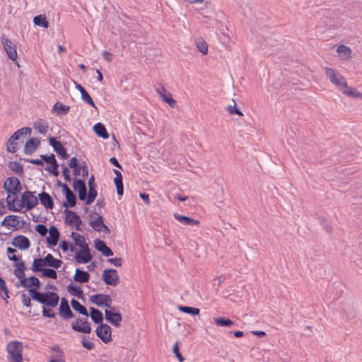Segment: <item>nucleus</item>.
<instances>
[{
    "mask_svg": "<svg viewBox=\"0 0 362 362\" xmlns=\"http://www.w3.org/2000/svg\"><path fill=\"white\" fill-rule=\"evenodd\" d=\"M64 212L66 214L65 223L70 226H74L76 230H80V226L81 225L82 221L79 216H78L75 212L68 209H66Z\"/></svg>",
    "mask_w": 362,
    "mask_h": 362,
    "instance_id": "nucleus-15",
    "label": "nucleus"
},
{
    "mask_svg": "<svg viewBox=\"0 0 362 362\" xmlns=\"http://www.w3.org/2000/svg\"><path fill=\"white\" fill-rule=\"evenodd\" d=\"M7 359L8 362L23 361V344L21 341L13 340L6 345Z\"/></svg>",
    "mask_w": 362,
    "mask_h": 362,
    "instance_id": "nucleus-3",
    "label": "nucleus"
},
{
    "mask_svg": "<svg viewBox=\"0 0 362 362\" xmlns=\"http://www.w3.org/2000/svg\"><path fill=\"white\" fill-rule=\"evenodd\" d=\"M90 300L98 306H105L108 308H112V300L109 295L102 293L92 295L90 297Z\"/></svg>",
    "mask_w": 362,
    "mask_h": 362,
    "instance_id": "nucleus-9",
    "label": "nucleus"
},
{
    "mask_svg": "<svg viewBox=\"0 0 362 362\" xmlns=\"http://www.w3.org/2000/svg\"><path fill=\"white\" fill-rule=\"evenodd\" d=\"M33 128L40 134L45 135L48 132V126L42 119L37 120L34 124Z\"/></svg>",
    "mask_w": 362,
    "mask_h": 362,
    "instance_id": "nucleus-34",
    "label": "nucleus"
},
{
    "mask_svg": "<svg viewBox=\"0 0 362 362\" xmlns=\"http://www.w3.org/2000/svg\"><path fill=\"white\" fill-rule=\"evenodd\" d=\"M1 225L4 226L8 228H16L17 226L19 225L18 216L15 215H8L5 216Z\"/></svg>",
    "mask_w": 362,
    "mask_h": 362,
    "instance_id": "nucleus-29",
    "label": "nucleus"
},
{
    "mask_svg": "<svg viewBox=\"0 0 362 362\" xmlns=\"http://www.w3.org/2000/svg\"><path fill=\"white\" fill-rule=\"evenodd\" d=\"M215 323L221 327H230L235 325V322L228 318L217 317L214 318Z\"/></svg>",
    "mask_w": 362,
    "mask_h": 362,
    "instance_id": "nucleus-42",
    "label": "nucleus"
},
{
    "mask_svg": "<svg viewBox=\"0 0 362 362\" xmlns=\"http://www.w3.org/2000/svg\"><path fill=\"white\" fill-rule=\"evenodd\" d=\"M49 237L47 238V242L50 245H56L57 244L59 237V233L57 228L54 226H51L49 230Z\"/></svg>",
    "mask_w": 362,
    "mask_h": 362,
    "instance_id": "nucleus-30",
    "label": "nucleus"
},
{
    "mask_svg": "<svg viewBox=\"0 0 362 362\" xmlns=\"http://www.w3.org/2000/svg\"><path fill=\"white\" fill-rule=\"evenodd\" d=\"M104 282L109 286H116L119 284V276L115 269H105L102 274Z\"/></svg>",
    "mask_w": 362,
    "mask_h": 362,
    "instance_id": "nucleus-10",
    "label": "nucleus"
},
{
    "mask_svg": "<svg viewBox=\"0 0 362 362\" xmlns=\"http://www.w3.org/2000/svg\"><path fill=\"white\" fill-rule=\"evenodd\" d=\"M8 168L18 175L23 174V165L19 162H9Z\"/></svg>",
    "mask_w": 362,
    "mask_h": 362,
    "instance_id": "nucleus-40",
    "label": "nucleus"
},
{
    "mask_svg": "<svg viewBox=\"0 0 362 362\" xmlns=\"http://www.w3.org/2000/svg\"><path fill=\"white\" fill-rule=\"evenodd\" d=\"M6 251H7V253H8V258L10 260L13 261L15 262L18 261V257L14 254L16 252V249H13V248L11 247H7Z\"/></svg>",
    "mask_w": 362,
    "mask_h": 362,
    "instance_id": "nucleus-56",
    "label": "nucleus"
},
{
    "mask_svg": "<svg viewBox=\"0 0 362 362\" xmlns=\"http://www.w3.org/2000/svg\"><path fill=\"white\" fill-rule=\"evenodd\" d=\"M76 88L81 93V99L84 102L91 105L93 107L97 108L93 99L91 98L88 93L86 91V90L81 85L76 83Z\"/></svg>",
    "mask_w": 362,
    "mask_h": 362,
    "instance_id": "nucleus-28",
    "label": "nucleus"
},
{
    "mask_svg": "<svg viewBox=\"0 0 362 362\" xmlns=\"http://www.w3.org/2000/svg\"><path fill=\"white\" fill-rule=\"evenodd\" d=\"M93 258L90 254L88 244H84L80 247V252H78L75 257V260L78 263H88Z\"/></svg>",
    "mask_w": 362,
    "mask_h": 362,
    "instance_id": "nucleus-16",
    "label": "nucleus"
},
{
    "mask_svg": "<svg viewBox=\"0 0 362 362\" xmlns=\"http://www.w3.org/2000/svg\"><path fill=\"white\" fill-rule=\"evenodd\" d=\"M6 201L8 209L14 211H20L23 207H25L27 210H30L38 204L37 197L34 194V192L30 191L24 192L20 200L8 195Z\"/></svg>",
    "mask_w": 362,
    "mask_h": 362,
    "instance_id": "nucleus-1",
    "label": "nucleus"
},
{
    "mask_svg": "<svg viewBox=\"0 0 362 362\" xmlns=\"http://www.w3.org/2000/svg\"><path fill=\"white\" fill-rule=\"evenodd\" d=\"M38 197L41 204L46 209H52L54 208L53 199L48 193L42 192L38 194Z\"/></svg>",
    "mask_w": 362,
    "mask_h": 362,
    "instance_id": "nucleus-26",
    "label": "nucleus"
},
{
    "mask_svg": "<svg viewBox=\"0 0 362 362\" xmlns=\"http://www.w3.org/2000/svg\"><path fill=\"white\" fill-rule=\"evenodd\" d=\"M12 245L21 250H26L30 247V242L27 237L21 235L13 239Z\"/></svg>",
    "mask_w": 362,
    "mask_h": 362,
    "instance_id": "nucleus-21",
    "label": "nucleus"
},
{
    "mask_svg": "<svg viewBox=\"0 0 362 362\" xmlns=\"http://www.w3.org/2000/svg\"><path fill=\"white\" fill-rule=\"evenodd\" d=\"M21 284L26 288H30V290L31 289L30 288L32 286L35 287L34 288L35 291H37V289L40 288V282L39 279L34 276H32L29 278H25V282L23 281Z\"/></svg>",
    "mask_w": 362,
    "mask_h": 362,
    "instance_id": "nucleus-31",
    "label": "nucleus"
},
{
    "mask_svg": "<svg viewBox=\"0 0 362 362\" xmlns=\"http://www.w3.org/2000/svg\"><path fill=\"white\" fill-rule=\"evenodd\" d=\"M66 202L64 204L66 208L73 207L76 205V197L73 192H70L66 194Z\"/></svg>",
    "mask_w": 362,
    "mask_h": 362,
    "instance_id": "nucleus-44",
    "label": "nucleus"
},
{
    "mask_svg": "<svg viewBox=\"0 0 362 362\" xmlns=\"http://www.w3.org/2000/svg\"><path fill=\"white\" fill-rule=\"evenodd\" d=\"M67 290L69 293L71 295L77 297L78 298H81L83 295V291L79 286H74L73 284H70L67 286Z\"/></svg>",
    "mask_w": 362,
    "mask_h": 362,
    "instance_id": "nucleus-41",
    "label": "nucleus"
},
{
    "mask_svg": "<svg viewBox=\"0 0 362 362\" xmlns=\"http://www.w3.org/2000/svg\"><path fill=\"white\" fill-rule=\"evenodd\" d=\"M178 309L185 313H187L192 315H197L199 314V309L193 307L180 305Z\"/></svg>",
    "mask_w": 362,
    "mask_h": 362,
    "instance_id": "nucleus-47",
    "label": "nucleus"
},
{
    "mask_svg": "<svg viewBox=\"0 0 362 362\" xmlns=\"http://www.w3.org/2000/svg\"><path fill=\"white\" fill-rule=\"evenodd\" d=\"M32 129L30 127H23L15 132L6 143V149L10 153H16L18 150L17 140L23 135H30Z\"/></svg>",
    "mask_w": 362,
    "mask_h": 362,
    "instance_id": "nucleus-4",
    "label": "nucleus"
},
{
    "mask_svg": "<svg viewBox=\"0 0 362 362\" xmlns=\"http://www.w3.org/2000/svg\"><path fill=\"white\" fill-rule=\"evenodd\" d=\"M4 188L5 191L11 197L17 198L18 194L22 189V185L18 178L16 177H8L4 183Z\"/></svg>",
    "mask_w": 362,
    "mask_h": 362,
    "instance_id": "nucleus-5",
    "label": "nucleus"
},
{
    "mask_svg": "<svg viewBox=\"0 0 362 362\" xmlns=\"http://www.w3.org/2000/svg\"><path fill=\"white\" fill-rule=\"evenodd\" d=\"M49 145L52 146L54 151L59 155L63 159H66L69 157L66 148L64 147L61 141H57L54 137H50L49 139Z\"/></svg>",
    "mask_w": 362,
    "mask_h": 362,
    "instance_id": "nucleus-17",
    "label": "nucleus"
},
{
    "mask_svg": "<svg viewBox=\"0 0 362 362\" xmlns=\"http://www.w3.org/2000/svg\"><path fill=\"white\" fill-rule=\"evenodd\" d=\"M108 262L112 264L115 267H121L123 262V259L122 258H110L108 259Z\"/></svg>",
    "mask_w": 362,
    "mask_h": 362,
    "instance_id": "nucleus-60",
    "label": "nucleus"
},
{
    "mask_svg": "<svg viewBox=\"0 0 362 362\" xmlns=\"http://www.w3.org/2000/svg\"><path fill=\"white\" fill-rule=\"evenodd\" d=\"M69 106L63 104H59V103L54 104L53 107V110L55 111L58 115H66L69 112Z\"/></svg>",
    "mask_w": 362,
    "mask_h": 362,
    "instance_id": "nucleus-45",
    "label": "nucleus"
},
{
    "mask_svg": "<svg viewBox=\"0 0 362 362\" xmlns=\"http://www.w3.org/2000/svg\"><path fill=\"white\" fill-rule=\"evenodd\" d=\"M58 167H59V165H58L57 162L55 161V163H54L52 165H50L49 167H47L46 168V170L48 171V172H50L54 176H58L59 175V171L57 170Z\"/></svg>",
    "mask_w": 362,
    "mask_h": 362,
    "instance_id": "nucleus-55",
    "label": "nucleus"
},
{
    "mask_svg": "<svg viewBox=\"0 0 362 362\" xmlns=\"http://www.w3.org/2000/svg\"><path fill=\"white\" fill-rule=\"evenodd\" d=\"M115 184L117 189V194L121 196L123 194V182L122 179L115 178Z\"/></svg>",
    "mask_w": 362,
    "mask_h": 362,
    "instance_id": "nucleus-54",
    "label": "nucleus"
},
{
    "mask_svg": "<svg viewBox=\"0 0 362 362\" xmlns=\"http://www.w3.org/2000/svg\"><path fill=\"white\" fill-rule=\"evenodd\" d=\"M42 276L53 279H56L57 278V274L54 269L51 268H44L42 271Z\"/></svg>",
    "mask_w": 362,
    "mask_h": 362,
    "instance_id": "nucleus-50",
    "label": "nucleus"
},
{
    "mask_svg": "<svg viewBox=\"0 0 362 362\" xmlns=\"http://www.w3.org/2000/svg\"><path fill=\"white\" fill-rule=\"evenodd\" d=\"M40 158H42V160H45L47 163H49L50 165L57 161L54 154L40 155Z\"/></svg>",
    "mask_w": 362,
    "mask_h": 362,
    "instance_id": "nucleus-57",
    "label": "nucleus"
},
{
    "mask_svg": "<svg viewBox=\"0 0 362 362\" xmlns=\"http://www.w3.org/2000/svg\"><path fill=\"white\" fill-rule=\"evenodd\" d=\"M73 187L74 190L78 191L79 199L84 201L86 199V185L85 181L76 178L73 183Z\"/></svg>",
    "mask_w": 362,
    "mask_h": 362,
    "instance_id": "nucleus-18",
    "label": "nucleus"
},
{
    "mask_svg": "<svg viewBox=\"0 0 362 362\" xmlns=\"http://www.w3.org/2000/svg\"><path fill=\"white\" fill-rule=\"evenodd\" d=\"M6 281L0 276V297L4 300L9 298Z\"/></svg>",
    "mask_w": 362,
    "mask_h": 362,
    "instance_id": "nucleus-46",
    "label": "nucleus"
},
{
    "mask_svg": "<svg viewBox=\"0 0 362 362\" xmlns=\"http://www.w3.org/2000/svg\"><path fill=\"white\" fill-rule=\"evenodd\" d=\"M46 266L45 259L42 258L35 259L32 266V270L34 272H42L44 269L43 267Z\"/></svg>",
    "mask_w": 362,
    "mask_h": 362,
    "instance_id": "nucleus-38",
    "label": "nucleus"
},
{
    "mask_svg": "<svg viewBox=\"0 0 362 362\" xmlns=\"http://www.w3.org/2000/svg\"><path fill=\"white\" fill-rule=\"evenodd\" d=\"M71 327L74 331L89 334L91 332V327L89 322H87V319L78 318L71 324Z\"/></svg>",
    "mask_w": 362,
    "mask_h": 362,
    "instance_id": "nucleus-13",
    "label": "nucleus"
},
{
    "mask_svg": "<svg viewBox=\"0 0 362 362\" xmlns=\"http://www.w3.org/2000/svg\"><path fill=\"white\" fill-rule=\"evenodd\" d=\"M71 305L74 310L78 312L83 315H85L86 317L88 316V313L86 308L76 300L72 299L71 301Z\"/></svg>",
    "mask_w": 362,
    "mask_h": 362,
    "instance_id": "nucleus-37",
    "label": "nucleus"
},
{
    "mask_svg": "<svg viewBox=\"0 0 362 362\" xmlns=\"http://www.w3.org/2000/svg\"><path fill=\"white\" fill-rule=\"evenodd\" d=\"M43 160L41 159H28V160H26L27 162L30 163H32V164H35L37 165H44V163L42 161Z\"/></svg>",
    "mask_w": 362,
    "mask_h": 362,
    "instance_id": "nucleus-64",
    "label": "nucleus"
},
{
    "mask_svg": "<svg viewBox=\"0 0 362 362\" xmlns=\"http://www.w3.org/2000/svg\"><path fill=\"white\" fill-rule=\"evenodd\" d=\"M40 145V140L37 138L33 137L29 139L24 146V153L26 155H31L33 153L38 146Z\"/></svg>",
    "mask_w": 362,
    "mask_h": 362,
    "instance_id": "nucleus-20",
    "label": "nucleus"
},
{
    "mask_svg": "<svg viewBox=\"0 0 362 362\" xmlns=\"http://www.w3.org/2000/svg\"><path fill=\"white\" fill-rule=\"evenodd\" d=\"M69 166L74 169V175L86 177L88 175V169L86 164L83 162L82 164L78 163L76 158L73 157L70 159Z\"/></svg>",
    "mask_w": 362,
    "mask_h": 362,
    "instance_id": "nucleus-8",
    "label": "nucleus"
},
{
    "mask_svg": "<svg viewBox=\"0 0 362 362\" xmlns=\"http://www.w3.org/2000/svg\"><path fill=\"white\" fill-rule=\"evenodd\" d=\"M115 308L114 307H112V308L110 309H105V315L107 321L113 326L118 327L120 326L122 317L119 312H115Z\"/></svg>",
    "mask_w": 362,
    "mask_h": 362,
    "instance_id": "nucleus-11",
    "label": "nucleus"
},
{
    "mask_svg": "<svg viewBox=\"0 0 362 362\" xmlns=\"http://www.w3.org/2000/svg\"><path fill=\"white\" fill-rule=\"evenodd\" d=\"M95 247L97 250L100 252L103 255L106 257H110L113 255L112 250L107 246L103 240L100 239H96L94 241Z\"/></svg>",
    "mask_w": 362,
    "mask_h": 362,
    "instance_id": "nucleus-24",
    "label": "nucleus"
},
{
    "mask_svg": "<svg viewBox=\"0 0 362 362\" xmlns=\"http://www.w3.org/2000/svg\"><path fill=\"white\" fill-rule=\"evenodd\" d=\"M21 301L23 305L26 307H30L31 306V300L30 297L27 296L26 294L23 293L21 295Z\"/></svg>",
    "mask_w": 362,
    "mask_h": 362,
    "instance_id": "nucleus-59",
    "label": "nucleus"
},
{
    "mask_svg": "<svg viewBox=\"0 0 362 362\" xmlns=\"http://www.w3.org/2000/svg\"><path fill=\"white\" fill-rule=\"evenodd\" d=\"M45 259L46 262V266L54 269H59L62 264V262L60 259L54 258L53 255L49 253L45 257Z\"/></svg>",
    "mask_w": 362,
    "mask_h": 362,
    "instance_id": "nucleus-33",
    "label": "nucleus"
},
{
    "mask_svg": "<svg viewBox=\"0 0 362 362\" xmlns=\"http://www.w3.org/2000/svg\"><path fill=\"white\" fill-rule=\"evenodd\" d=\"M1 42L8 57L12 61H16L18 57L16 45L6 37H2Z\"/></svg>",
    "mask_w": 362,
    "mask_h": 362,
    "instance_id": "nucleus-12",
    "label": "nucleus"
},
{
    "mask_svg": "<svg viewBox=\"0 0 362 362\" xmlns=\"http://www.w3.org/2000/svg\"><path fill=\"white\" fill-rule=\"evenodd\" d=\"M16 269H14V275L20 280L21 284L25 281V270L26 269L25 263L23 261L15 262Z\"/></svg>",
    "mask_w": 362,
    "mask_h": 362,
    "instance_id": "nucleus-25",
    "label": "nucleus"
},
{
    "mask_svg": "<svg viewBox=\"0 0 362 362\" xmlns=\"http://www.w3.org/2000/svg\"><path fill=\"white\" fill-rule=\"evenodd\" d=\"M29 293L33 300L47 306L55 307L58 305L59 298L57 293L54 292L40 293L35 291V288H32L29 290Z\"/></svg>",
    "mask_w": 362,
    "mask_h": 362,
    "instance_id": "nucleus-2",
    "label": "nucleus"
},
{
    "mask_svg": "<svg viewBox=\"0 0 362 362\" xmlns=\"http://www.w3.org/2000/svg\"><path fill=\"white\" fill-rule=\"evenodd\" d=\"M42 315L46 317L54 318L55 317V313L50 309L43 308Z\"/></svg>",
    "mask_w": 362,
    "mask_h": 362,
    "instance_id": "nucleus-61",
    "label": "nucleus"
},
{
    "mask_svg": "<svg viewBox=\"0 0 362 362\" xmlns=\"http://www.w3.org/2000/svg\"><path fill=\"white\" fill-rule=\"evenodd\" d=\"M33 23L35 25L41 26L44 28H47L49 26V23L46 20V18L42 15H38L35 16L33 19Z\"/></svg>",
    "mask_w": 362,
    "mask_h": 362,
    "instance_id": "nucleus-43",
    "label": "nucleus"
},
{
    "mask_svg": "<svg viewBox=\"0 0 362 362\" xmlns=\"http://www.w3.org/2000/svg\"><path fill=\"white\" fill-rule=\"evenodd\" d=\"M102 56L107 62H111L112 59V54L108 51L104 50L102 52Z\"/></svg>",
    "mask_w": 362,
    "mask_h": 362,
    "instance_id": "nucleus-63",
    "label": "nucleus"
},
{
    "mask_svg": "<svg viewBox=\"0 0 362 362\" xmlns=\"http://www.w3.org/2000/svg\"><path fill=\"white\" fill-rule=\"evenodd\" d=\"M71 236L74 240L76 245L80 247L83 246L84 244H87L85 238L77 233L72 232Z\"/></svg>",
    "mask_w": 362,
    "mask_h": 362,
    "instance_id": "nucleus-48",
    "label": "nucleus"
},
{
    "mask_svg": "<svg viewBox=\"0 0 362 362\" xmlns=\"http://www.w3.org/2000/svg\"><path fill=\"white\" fill-rule=\"evenodd\" d=\"M233 103H234L233 105H228V106L227 107V108H226V109H227L228 112L230 115H234V114H235V115H241V116H242V115H243L242 112H241L239 109H238V108L236 107V105H235V103L234 100H233Z\"/></svg>",
    "mask_w": 362,
    "mask_h": 362,
    "instance_id": "nucleus-52",
    "label": "nucleus"
},
{
    "mask_svg": "<svg viewBox=\"0 0 362 362\" xmlns=\"http://www.w3.org/2000/svg\"><path fill=\"white\" fill-rule=\"evenodd\" d=\"M97 336L105 343H108L112 340V329L106 324H101L96 329Z\"/></svg>",
    "mask_w": 362,
    "mask_h": 362,
    "instance_id": "nucleus-14",
    "label": "nucleus"
},
{
    "mask_svg": "<svg viewBox=\"0 0 362 362\" xmlns=\"http://www.w3.org/2000/svg\"><path fill=\"white\" fill-rule=\"evenodd\" d=\"M90 316L92 320L96 324H103V313L98 309L94 308H90Z\"/></svg>",
    "mask_w": 362,
    "mask_h": 362,
    "instance_id": "nucleus-35",
    "label": "nucleus"
},
{
    "mask_svg": "<svg viewBox=\"0 0 362 362\" xmlns=\"http://www.w3.org/2000/svg\"><path fill=\"white\" fill-rule=\"evenodd\" d=\"M35 230L42 236H45L47 233V228L43 224H38L35 227Z\"/></svg>",
    "mask_w": 362,
    "mask_h": 362,
    "instance_id": "nucleus-58",
    "label": "nucleus"
},
{
    "mask_svg": "<svg viewBox=\"0 0 362 362\" xmlns=\"http://www.w3.org/2000/svg\"><path fill=\"white\" fill-rule=\"evenodd\" d=\"M90 217L92 219L90 220L88 223L95 231L100 232L104 230L107 233L110 232V228L104 223L103 217L102 216L94 212L90 214Z\"/></svg>",
    "mask_w": 362,
    "mask_h": 362,
    "instance_id": "nucleus-7",
    "label": "nucleus"
},
{
    "mask_svg": "<svg viewBox=\"0 0 362 362\" xmlns=\"http://www.w3.org/2000/svg\"><path fill=\"white\" fill-rule=\"evenodd\" d=\"M173 352L180 362H182L184 361V358L182 357V354L179 351V342L178 341H176L174 344L173 347Z\"/></svg>",
    "mask_w": 362,
    "mask_h": 362,
    "instance_id": "nucleus-53",
    "label": "nucleus"
},
{
    "mask_svg": "<svg viewBox=\"0 0 362 362\" xmlns=\"http://www.w3.org/2000/svg\"><path fill=\"white\" fill-rule=\"evenodd\" d=\"M59 315L62 318L66 320L74 317V313L69 305L68 301L64 298H62L61 300Z\"/></svg>",
    "mask_w": 362,
    "mask_h": 362,
    "instance_id": "nucleus-19",
    "label": "nucleus"
},
{
    "mask_svg": "<svg viewBox=\"0 0 362 362\" xmlns=\"http://www.w3.org/2000/svg\"><path fill=\"white\" fill-rule=\"evenodd\" d=\"M82 345L83 346L88 349V350H92L94 348V344L91 341H87L85 339L82 340Z\"/></svg>",
    "mask_w": 362,
    "mask_h": 362,
    "instance_id": "nucleus-62",
    "label": "nucleus"
},
{
    "mask_svg": "<svg viewBox=\"0 0 362 362\" xmlns=\"http://www.w3.org/2000/svg\"><path fill=\"white\" fill-rule=\"evenodd\" d=\"M98 192L95 189V187H90L88 190V194L86 195V204H90L93 202V201L97 197Z\"/></svg>",
    "mask_w": 362,
    "mask_h": 362,
    "instance_id": "nucleus-49",
    "label": "nucleus"
},
{
    "mask_svg": "<svg viewBox=\"0 0 362 362\" xmlns=\"http://www.w3.org/2000/svg\"><path fill=\"white\" fill-rule=\"evenodd\" d=\"M337 52L339 54L340 60H348L351 58L352 50L349 47L344 45L338 46Z\"/></svg>",
    "mask_w": 362,
    "mask_h": 362,
    "instance_id": "nucleus-27",
    "label": "nucleus"
},
{
    "mask_svg": "<svg viewBox=\"0 0 362 362\" xmlns=\"http://www.w3.org/2000/svg\"><path fill=\"white\" fill-rule=\"evenodd\" d=\"M174 217L177 221L184 226H199L200 224L199 221L179 214H174Z\"/></svg>",
    "mask_w": 362,
    "mask_h": 362,
    "instance_id": "nucleus-23",
    "label": "nucleus"
},
{
    "mask_svg": "<svg viewBox=\"0 0 362 362\" xmlns=\"http://www.w3.org/2000/svg\"><path fill=\"white\" fill-rule=\"evenodd\" d=\"M156 93L159 95V96L161 98V99L167 103L170 107H175L176 105V101L173 98V96L170 93L165 94V87L162 86L160 88L156 89Z\"/></svg>",
    "mask_w": 362,
    "mask_h": 362,
    "instance_id": "nucleus-22",
    "label": "nucleus"
},
{
    "mask_svg": "<svg viewBox=\"0 0 362 362\" xmlns=\"http://www.w3.org/2000/svg\"><path fill=\"white\" fill-rule=\"evenodd\" d=\"M93 129L95 134L103 139H108L109 134L105 127V126L101 123H97L94 125Z\"/></svg>",
    "mask_w": 362,
    "mask_h": 362,
    "instance_id": "nucleus-36",
    "label": "nucleus"
},
{
    "mask_svg": "<svg viewBox=\"0 0 362 362\" xmlns=\"http://www.w3.org/2000/svg\"><path fill=\"white\" fill-rule=\"evenodd\" d=\"M90 278V274L88 272L81 270L77 268L76 269L75 275L74 276V279L79 283H86L88 281Z\"/></svg>",
    "mask_w": 362,
    "mask_h": 362,
    "instance_id": "nucleus-32",
    "label": "nucleus"
},
{
    "mask_svg": "<svg viewBox=\"0 0 362 362\" xmlns=\"http://www.w3.org/2000/svg\"><path fill=\"white\" fill-rule=\"evenodd\" d=\"M343 93L353 98H362V93L357 91L355 88L349 87L346 84V87H343L342 89Z\"/></svg>",
    "mask_w": 362,
    "mask_h": 362,
    "instance_id": "nucleus-39",
    "label": "nucleus"
},
{
    "mask_svg": "<svg viewBox=\"0 0 362 362\" xmlns=\"http://www.w3.org/2000/svg\"><path fill=\"white\" fill-rule=\"evenodd\" d=\"M198 50L204 54H206L208 52V45L206 42L203 40H197L196 42Z\"/></svg>",
    "mask_w": 362,
    "mask_h": 362,
    "instance_id": "nucleus-51",
    "label": "nucleus"
},
{
    "mask_svg": "<svg viewBox=\"0 0 362 362\" xmlns=\"http://www.w3.org/2000/svg\"><path fill=\"white\" fill-rule=\"evenodd\" d=\"M325 74L329 81L339 89L346 87L345 78L334 69L325 67Z\"/></svg>",
    "mask_w": 362,
    "mask_h": 362,
    "instance_id": "nucleus-6",
    "label": "nucleus"
}]
</instances>
